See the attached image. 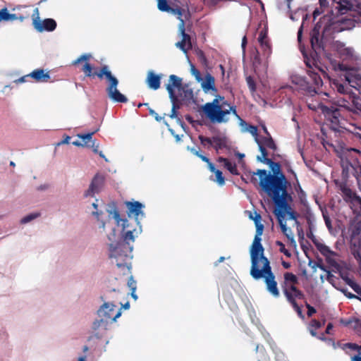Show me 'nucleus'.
<instances>
[{
	"label": "nucleus",
	"mask_w": 361,
	"mask_h": 361,
	"mask_svg": "<svg viewBox=\"0 0 361 361\" xmlns=\"http://www.w3.org/2000/svg\"><path fill=\"white\" fill-rule=\"evenodd\" d=\"M263 145V146L267 147L271 149L276 150V145L271 136L264 137L260 140Z\"/></svg>",
	"instance_id": "31"
},
{
	"label": "nucleus",
	"mask_w": 361,
	"mask_h": 361,
	"mask_svg": "<svg viewBox=\"0 0 361 361\" xmlns=\"http://www.w3.org/2000/svg\"><path fill=\"white\" fill-rule=\"evenodd\" d=\"M314 243L317 249L325 257H330L331 256H333L334 255V252L332 250H331L330 248L326 245L316 241H314Z\"/></svg>",
	"instance_id": "28"
},
{
	"label": "nucleus",
	"mask_w": 361,
	"mask_h": 361,
	"mask_svg": "<svg viewBox=\"0 0 361 361\" xmlns=\"http://www.w3.org/2000/svg\"><path fill=\"white\" fill-rule=\"evenodd\" d=\"M71 140V137L66 135L63 140H61L58 145L68 144Z\"/></svg>",
	"instance_id": "64"
},
{
	"label": "nucleus",
	"mask_w": 361,
	"mask_h": 361,
	"mask_svg": "<svg viewBox=\"0 0 361 361\" xmlns=\"http://www.w3.org/2000/svg\"><path fill=\"white\" fill-rule=\"evenodd\" d=\"M10 13L6 8H4L0 10V21H8Z\"/></svg>",
	"instance_id": "46"
},
{
	"label": "nucleus",
	"mask_w": 361,
	"mask_h": 361,
	"mask_svg": "<svg viewBox=\"0 0 361 361\" xmlns=\"http://www.w3.org/2000/svg\"><path fill=\"white\" fill-rule=\"evenodd\" d=\"M223 111H227V114H225V118H228L229 120L228 116L231 114V113H232L235 117L240 119V116L237 113L236 107L235 106H231L229 103L228 106H226L225 108H224Z\"/></svg>",
	"instance_id": "36"
},
{
	"label": "nucleus",
	"mask_w": 361,
	"mask_h": 361,
	"mask_svg": "<svg viewBox=\"0 0 361 361\" xmlns=\"http://www.w3.org/2000/svg\"><path fill=\"white\" fill-rule=\"evenodd\" d=\"M321 25L317 23L310 32V42L313 49L311 54V58L302 52L305 63L308 68L307 73L308 78H300L297 82L299 89L304 94L308 96H314L317 93V89L323 84L322 78L318 72L315 71V68L320 71L316 66L318 55L324 51L322 37H320Z\"/></svg>",
	"instance_id": "2"
},
{
	"label": "nucleus",
	"mask_w": 361,
	"mask_h": 361,
	"mask_svg": "<svg viewBox=\"0 0 361 361\" xmlns=\"http://www.w3.org/2000/svg\"><path fill=\"white\" fill-rule=\"evenodd\" d=\"M348 233L350 234V243H357L358 240H361V226L360 224H353L348 228Z\"/></svg>",
	"instance_id": "21"
},
{
	"label": "nucleus",
	"mask_w": 361,
	"mask_h": 361,
	"mask_svg": "<svg viewBox=\"0 0 361 361\" xmlns=\"http://www.w3.org/2000/svg\"><path fill=\"white\" fill-rule=\"evenodd\" d=\"M27 8V6H18L15 8L13 11H18L17 13H20L21 15H25L26 13H28L27 11H25Z\"/></svg>",
	"instance_id": "53"
},
{
	"label": "nucleus",
	"mask_w": 361,
	"mask_h": 361,
	"mask_svg": "<svg viewBox=\"0 0 361 361\" xmlns=\"http://www.w3.org/2000/svg\"><path fill=\"white\" fill-rule=\"evenodd\" d=\"M278 219V221H279V224L281 228V231L283 232V233H286V231H288L289 233H290V228H288L286 226V221H284V218H277Z\"/></svg>",
	"instance_id": "45"
},
{
	"label": "nucleus",
	"mask_w": 361,
	"mask_h": 361,
	"mask_svg": "<svg viewBox=\"0 0 361 361\" xmlns=\"http://www.w3.org/2000/svg\"><path fill=\"white\" fill-rule=\"evenodd\" d=\"M149 113L151 116H154V118L156 119V121H160L161 118L158 115L157 113L155 112L154 110L152 109H149Z\"/></svg>",
	"instance_id": "59"
},
{
	"label": "nucleus",
	"mask_w": 361,
	"mask_h": 361,
	"mask_svg": "<svg viewBox=\"0 0 361 361\" xmlns=\"http://www.w3.org/2000/svg\"><path fill=\"white\" fill-rule=\"evenodd\" d=\"M213 147L216 150V153L223 149L228 148L227 139L225 137L213 136Z\"/></svg>",
	"instance_id": "25"
},
{
	"label": "nucleus",
	"mask_w": 361,
	"mask_h": 361,
	"mask_svg": "<svg viewBox=\"0 0 361 361\" xmlns=\"http://www.w3.org/2000/svg\"><path fill=\"white\" fill-rule=\"evenodd\" d=\"M128 213L130 216V214H133L135 217V219L134 220V223L136 224V225H139V222L137 221V218L139 217L140 214L141 216H143L144 214L142 212V204L139 202H128Z\"/></svg>",
	"instance_id": "17"
},
{
	"label": "nucleus",
	"mask_w": 361,
	"mask_h": 361,
	"mask_svg": "<svg viewBox=\"0 0 361 361\" xmlns=\"http://www.w3.org/2000/svg\"><path fill=\"white\" fill-rule=\"evenodd\" d=\"M298 284V278L295 274L292 272H285L283 274L281 288L283 295L288 302L296 301L297 299L302 300L305 298V294L297 287Z\"/></svg>",
	"instance_id": "8"
},
{
	"label": "nucleus",
	"mask_w": 361,
	"mask_h": 361,
	"mask_svg": "<svg viewBox=\"0 0 361 361\" xmlns=\"http://www.w3.org/2000/svg\"><path fill=\"white\" fill-rule=\"evenodd\" d=\"M175 102H173V107H172V109H171V114L170 115V117L171 118H176L177 117V112H176V106L175 104Z\"/></svg>",
	"instance_id": "60"
},
{
	"label": "nucleus",
	"mask_w": 361,
	"mask_h": 361,
	"mask_svg": "<svg viewBox=\"0 0 361 361\" xmlns=\"http://www.w3.org/2000/svg\"><path fill=\"white\" fill-rule=\"evenodd\" d=\"M170 13L177 16V18L181 23V20H184L182 18L183 15L185 13V10L178 5L171 6V9L169 11Z\"/></svg>",
	"instance_id": "30"
},
{
	"label": "nucleus",
	"mask_w": 361,
	"mask_h": 361,
	"mask_svg": "<svg viewBox=\"0 0 361 361\" xmlns=\"http://www.w3.org/2000/svg\"><path fill=\"white\" fill-rule=\"evenodd\" d=\"M198 138L201 142V144L206 147L207 145H208V147L212 146L213 145V137L212 138L210 137H204V135H199L198 136Z\"/></svg>",
	"instance_id": "39"
},
{
	"label": "nucleus",
	"mask_w": 361,
	"mask_h": 361,
	"mask_svg": "<svg viewBox=\"0 0 361 361\" xmlns=\"http://www.w3.org/2000/svg\"><path fill=\"white\" fill-rule=\"evenodd\" d=\"M286 214L288 215L290 219L297 221L298 215L296 212H295L294 210H292L290 212H288ZM296 222L298 223V221H296Z\"/></svg>",
	"instance_id": "56"
},
{
	"label": "nucleus",
	"mask_w": 361,
	"mask_h": 361,
	"mask_svg": "<svg viewBox=\"0 0 361 361\" xmlns=\"http://www.w3.org/2000/svg\"><path fill=\"white\" fill-rule=\"evenodd\" d=\"M98 130H95L92 133H88L86 134H78V136L83 141H85V145H87L88 142L91 141L92 135L97 131Z\"/></svg>",
	"instance_id": "41"
},
{
	"label": "nucleus",
	"mask_w": 361,
	"mask_h": 361,
	"mask_svg": "<svg viewBox=\"0 0 361 361\" xmlns=\"http://www.w3.org/2000/svg\"><path fill=\"white\" fill-rule=\"evenodd\" d=\"M341 190L344 193L345 195H346L347 197H351L353 193L350 188H348L345 186H341Z\"/></svg>",
	"instance_id": "55"
},
{
	"label": "nucleus",
	"mask_w": 361,
	"mask_h": 361,
	"mask_svg": "<svg viewBox=\"0 0 361 361\" xmlns=\"http://www.w3.org/2000/svg\"><path fill=\"white\" fill-rule=\"evenodd\" d=\"M276 245L279 247L280 252L284 254L287 257H291V252L286 248L285 245L282 242L277 240L276 241Z\"/></svg>",
	"instance_id": "40"
},
{
	"label": "nucleus",
	"mask_w": 361,
	"mask_h": 361,
	"mask_svg": "<svg viewBox=\"0 0 361 361\" xmlns=\"http://www.w3.org/2000/svg\"><path fill=\"white\" fill-rule=\"evenodd\" d=\"M178 29L182 36V39L176 44V46L181 49L184 53H187L189 49H192V43L190 36L185 33V22L181 20L178 25Z\"/></svg>",
	"instance_id": "14"
},
{
	"label": "nucleus",
	"mask_w": 361,
	"mask_h": 361,
	"mask_svg": "<svg viewBox=\"0 0 361 361\" xmlns=\"http://www.w3.org/2000/svg\"><path fill=\"white\" fill-rule=\"evenodd\" d=\"M157 7L161 11L169 12L171 6L167 0H157Z\"/></svg>",
	"instance_id": "38"
},
{
	"label": "nucleus",
	"mask_w": 361,
	"mask_h": 361,
	"mask_svg": "<svg viewBox=\"0 0 361 361\" xmlns=\"http://www.w3.org/2000/svg\"><path fill=\"white\" fill-rule=\"evenodd\" d=\"M39 216V213H34V214H30L29 215H27L25 216V217H23L21 220H20V222L22 224H27L30 221H31L32 220L36 219L37 217H38Z\"/></svg>",
	"instance_id": "44"
},
{
	"label": "nucleus",
	"mask_w": 361,
	"mask_h": 361,
	"mask_svg": "<svg viewBox=\"0 0 361 361\" xmlns=\"http://www.w3.org/2000/svg\"><path fill=\"white\" fill-rule=\"evenodd\" d=\"M146 82L149 88L157 90L160 87L161 76L156 75L153 71H149Z\"/></svg>",
	"instance_id": "19"
},
{
	"label": "nucleus",
	"mask_w": 361,
	"mask_h": 361,
	"mask_svg": "<svg viewBox=\"0 0 361 361\" xmlns=\"http://www.w3.org/2000/svg\"><path fill=\"white\" fill-rule=\"evenodd\" d=\"M266 164H268L273 173H267L265 169H258L253 172L250 181L255 184L257 182L256 176L259 178V193L263 194L272 192L279 189L288 187L290 183L287 180L286 176L281 171L279 163L274 162L271 159H265Z\"/></svg>",
	"instance_id": "4"
},
{
	"label": "nucleus",
	"mask_w": 361,
	"mask_h": 361,
	"mask_svg": "<svg viewBox=\"0 0 361 361\" xmlns=\"http://www.w3.org/2000/svg\"><path fill=\"white\" fill-rule=\"evenodd\" d=\"M90 55H88V54H83L82 56H80L78 59H77L75 61H73V65H77L78 63H79L80 61H88L90 58Z\"/></svg>",
	"instance_id": "51"
},
{
	"label": "nucleus",
	"mask_w": 361,
	"mask_h": 361,
	"mask_svg": "<svg viewBox=\"0 0 361 361\" xmlns=\"http://www.w3.org/2000/svg\"><path fill=\"white\" fill-rule=\"evenodd\" d=\"M29 77H30V75H29V74L25 75L24 76L19 78L18 79L15 80L14 82L16 84L25 82L27 81V78Z\"/></svg>",
	"instance_id": "58"
},
{
	"label": "nucleus",
	"mask_w": 361,
	"mask_h": 361,
	"mask_svg": "<svg viewBox=\"0 0 361 361\" xmlns=\"http://www.w3.org/2000/svg\"><path fill=\"white\" fill-rule=\"evenodd\" d=\"M106 68V71H109V68L108 67V66L106 65H104L103 66L99 71H94L93 72L92 70H93V68L92 66H91L90 63H89L88 62H86L82 68V71L85 73V76L87 77H94V76H97L98 77V74L102 72V71Z\"/></svg>",
	"instance_id": "24"
},
{
	"label": "nucleus",
	"mask_w": 361,
	"mask_h": 361,
	"mask_svg": "<svg viewBox=\"0 0 361 361\" xmlns=\"http://www.w3.org/2000/svg\"><path fill=\"white\" fill-rule=\"evenodd\" d=\"M174 88H176L178 90L182 89V78L176 75H171L169 76V84L166 85V90L169 92L170 99L173 102L178 100L174 92Z\"/></svg>",
	"instance_id": "15"
},
{
	"label": "nucleus",
	"mask_w": 361,
	"mask_h": 361,
	"mask_svg": "<svg viewBox=\"0 0 361 361\" xmlns=\"http://www.w3.org/2000/svg\"><path fill=\"white\" fill-rule=\"evenodd\" d=\"M128 286L129 287L130 290H136V281L133 279V277L132 276L128 279Z\"/></svg>",
	"instance_id": "50"
},
{
	"label": "nucleus",
	"mask_w": 361,
	"mask_h": 361,
	"mask_svg": "<svg viewBox=\"0 0 361 361\" xmlns=\"http://www.w3.org/2000/svg\"><path fill=\"white\" fill-rule=\"evenodd\" d=\"M30 16L29 13H26L25 15H21L20 13H10L8 21H14L16 20H19L20 21H23L24 20L28 18Z\"/></svg>",
	"instance_id": "34"
},
{
	"label": "nucleus",
	"mask_w": 361,
	"mask_h": 361,
	"mask_svg": "<svg viewBox=\"0 0 361 361\" xmlns=\"http://www.w3.org/2000/svg\"><path fill=\"white\" fill-rule=\"evenodd\" d=\"M217 161L219 163H224V167L233 175H238V170L235 163H232L228 159L219 157L217 159Z\"/></svg>",
	"instance_id": "26"
},
{
	"label": "nucleus",
	"mask_w": 361,
	"mask_h": 361,
	"mask_svg": "<svg viewBox=\"0 0 361 361\" xmlns=\"http://www.w3.org/2000/svg\"><path fill=\"white\" fill-rule=\"evenodd\" d=\"M258 41L263 49L264 54L269 56L271 54V46L267 39V33L266 31L262 30L259 32Z\"/></svg>",
	"instance_id": "22"
},
{
	"label": "nucleus",
	"mask_w": 361,
	"mask_h": 361,
	"mask_svg": "<svg viewBox=\"0 0 361 361\" xmlns=\"http://www.w3.org/2000/svg\"><path fill=\"white\" fill-rule=\"evenodd\" d=\"M262 267L259 269V264L251 267L250 274L256 281L263 279L266 285L267 290L275 298L280 297V291L278 288V283L276 276L272 271L270 262L262 264Z\"/></svg>",
	"instance_id": "5"
},
{
	"label": "nucleus",
	"mask_w": 361,
	"mask_h": 361,
	"mask_svg": "<svg viewBox=\"0 0 361 361\" xmlns=\"http://www.w3.org/2000/svg\"><path fill=\"white\" fill-rule=\"evenodd\" d=\"M350 250L361 268V240H358L357 243H350Z\"/></svg>",
	"instance_id": "27"
},
{
	"label": "nucleus",
	"mask_w": 361,
	"mask_h": 361,
	"mask_svg": "<svg viewBox=\"0 0 361 361\" xmlns=\"http://www.w3.org/2000/svg\"><path fill=\"white\" fill-rule=\"evenodd\" d=\"M109 214L113 215L118 226H121L123 229V240L116 244H109V258L114 259L115 263L118 268L129 272V261L132 259L131 255L133 246L130 243L135 241V234H137L135 228H133L131 223L126 219H121L118 211L115 208L113 211H109Z\"/></svg>",
	"instance_id": "3"
},
{
	"label": "nucleus",
	"mask_w": 361,
	"mask_h": 361,
	"mask_svg": "<svg viewBox=\"0 0 361 361\" xmlns=\"http://www.w3.org/2000/svg\"><path fill=\"white\" fill-rule=\"evenodd\" d=\"M305 306L307 309V316L308 317H312L314 314L316 313V309L311 306L310 304H308L307 302L305 303Z\"/></svg>",
	"instance_id": "52"
},
{
	"label": "nucleus",
	"mask_w": 361,
	"mask_h": 361,
	"mask_svg": "<svg viewBox=\"0 0 361 361\" xmlns=\"http://www.w3.org/2000/svg\"><path fill=\"white\" fill-rule=\"evenodd\" d=\"M98 315L100 317L93 323L94 329L101 326L106 327L109 323H112L121 315V310H117L116 305L110 302H104L98 310Z\"/></svg>",
	"instance_id": "11"
},
{
	"label": "nucleus",
	"mask_w": 361,
	"mask_h": 361,
	"mask_svg": "<svg viewBox=\"0 0 361 361\" xmlns=\"http://www.w3.org/2000/svg\"><path fill=\"white\" fill-rule=\"evenodd\" d=\"M104 184V178L102 176L95 175L93 178L88 190L85 192V196H93L95 193H98Z\"/></svg>",
	"instance_id": "16"
},
{
	"label": "nucleus",
	"mask_w": 361,
	"mask_h": 361,
	"mask_svg": "<svg viewBox=\"0 0 361 361\" xmlns=\"http://www.w3.org/2000/svg\"><path fill=\"white\" fill-rule=\"evenodd\" d=\"M246 82L247 84V86L249 87V90L252 94H254L257 90V86L256 82L254 80V78L249 75L246 77Z\"/></svg>",
	"instance_id": "37"
},
{
	"label": "nucleus",
	"mask_w": 361,
	"mask_h": 361,
	"mask_svg": "<svg viewBox=\"0 0 361 361\" xmlns=\"http://www.w3.org/2000/svg\"><path fill=\"white\" fill-rule=\"evenodd\" d=\"M343 279L346 284H348L357 294L361 290V286L353 279L348 276H345Z\"/></svg>",
	"instance_id": "33"
},
{
	"label": "nucleus",
	"mask_w": 361,
	"mask_h": 361,
	"mask_svg": "<svg viewBox=\"0 0 361 361\" xmlns=\"http://www.w3.org/2000/svg\"><path fill=\"white\" fill-rule=\"evenodd\" d=\"M256 142L257 143V145L259 146V149L262 154L261 157H259V156L257 157V160L262 163L266 164L265 159H269V158H267V156H268L267 151L266 148L264 147V146H263L260 140H259L258 138H256Z\"/></svg>",
	"instance_id": "29"
},
{
	"label": "nucleus",
	"mask_w": 361,
	"mask_h": 361,
	"mask_svg": "<svg viewBox=\"0 0 361 361\" xmlns=\"http://www.w3.org/2000/svg\"><path fill=\"white\" fill-rule=\"evenodd\" d=\"M256 351L258 355V356H257L258 361H267V357H266L265 353H264V349L263 347L260 348L259 345H257Z\"/></svg>",
	"instance_id": "42"
},
{
	"label": "nucleus",
	"mask_w": 361,
	"mask_h": 361,
	"mask_svg": "<svg viewBox=\"0 0 361 361\" xmlns=\"http://www.w3.org/2000/svg\"><path fill=\"white\" fill-rule=\"evenodd\" d=\"M261 235H255L253 243L250 247V258H251V267H255L262 264L266 263L267 261H269L267 257L264 256V248L261 243Z\"/></svg>",
	"instance_id": "12"
},
{
	"label": "nucleus",
	"mask_w": 361,
	"mask_h": 361,
	"mask_svg": "<svg viewBox=\"0 0 361 361\" xmlns=\"http://www.w3.org/2000/svg\"><path fill=\"white\" fill-rule=\"evenodd\" d=\"M226 106H228V102L226 100L219 102V99L215 97L212 102L206 103L202 106V109L212 123H226L228 121V118H225L227 111H223Z\"/></svg>",
	"instance_id": "9"
},
{
	"label": "nucleus",
	"mask_w": 361,
	"mask_h": 361,
	"mask_svg": "<svg viewBox=\"0 0 361 361\" xmlns=\"http://www.w3.org/2000/svg\"><path fill=\"white\" fill-rule=\"evenodd\" d=\"M223 111H227V114H225V118H228L229 120L228 116L231 114V113H232L235 117L240 119V116L237 113L236 107L235 106H231L229 103L228 106H226L225 108H224Z\"/></svg>",
	"instance_id": "35"
},
{
	"label": "nucleus",
	"mask_w": 361,
	"mask_h": 361,
	"mask_svg": "<svg viewBox=\"0 0 361 361\" xmlns=\"http://www.w3.org/2000/svg\"><path fill=\"white\" fill-rule=\"evenodd\" d=\"M264 195L271 198L276 206L277 208L274 211L276 218H285L286 214L293 210L290 204V202L293 199L288 192V187L269 192Z\"/></svg>",
	"instance_id": "7"
},
{
	"label": "nucleus",
	"mask_w": 361,
	"mask_h": 361,
	"mask_svg": "<svg viewBox=\"0 0 361 361\" xmlns=\"http://www.w3.org/2000/svg\"><path fill=\"white\" fill-rule=\"evenodd\" d=\"M355 136L359 139L361 145V134L356 133ZM360 157H361V151L357 149L350 147L343 149L341 155L343 173H348L350 168L353 176L357 178L361 173V165L358 161Z\"/></svg>",
	"instance_id": "6"
},
{
	"label": "nucleus",
	"mask_w": 361,
	"mask_h": 361,
	"mask_svg": "<svg viewBox=\"0 0 361 361\" xmlns=\"http://www.w3.org/2000/svg\"><path fill=\"white\" fill-rule=\"evenodd\" d=\"M32 25L39 32H52L57 26L56 22L52 18H46L40 20L39 16V9L35 8L32 14Z\"/></svg>",
	"instance_id": "13"
},
{
	"label": "nucleus",
	"mask_w": 361,
	"mask_h": 361,
	"mask_svg": "<svg viewBox=\"0 0 361 361\" xmlns=\"http://www.w3.org/2000/svg\"><path fill=\"white\" fill-rule=\"evenodd\" d=\"M289 303L290 304L292 307L294 309V310L297 312L298 315L300 317L302 318L304 317L303 314H302V311L301 307L297 303V301H293V302H289Z\"/></svg>",
	"instance_id": "47"
},
{
	"label": "nucleus",
	"mask_w": 361,
	"mask_h": 361,
	"mask_svg": "<svg viewBox=\"0 0 361 361\" xmlns=\"http://www.w3.org/2000/svg\"><path fill=\"white\" fill-rule=\"evenodd\" d=\"M202 90L205 92H208L209 91H213L214 92H217V89L215 87V79L210 73H207L204 80L201 84Z\"/></svg>",
	"instance_id": "20"
},
{
	"label": "nucleus",
	"mask_w": 361,
	"mask_h": 361,
	"mask_svg": "<svg viewBox=\"0 0 361 361\" xmlns=\"http://www.w3.org/2000/svg\"><path fill=\"white\" fill-rule=\"evenodd\" d=\"M334 1L338 4L336 8L343 13L351 6L348 0H334Z\"/></svg>",
	"instance_id": "32"
},
{
	"label": "nucleus",
	"mask_w": 361,
	"mask_h": 361,
	"mask_svg": "<svg viewBox=\"0 0 361 361\" xmlns=\"http://www.w3.org/2000/svg\"><path fill=\"white\" fill-rule=\"evenodd\" d=\"M256 226V235H262L264 230V225L262 224H259L255 225Z\"/></svg>",
	"instance_id": "54"
},
{
	"label": "nucleus",
	"mask_w": 361,
	"mask_h": 361,
	"mask_svg": "<svg viewBox=\"0 0 361 361\" xmlns=\"http://www.w3.org/2000/svg\"><path fill=\"white\" fill-rule=\"evenodd\" d=\"M29 75L37 82H46L50 79L49 72H45L44 69L41 68L34 70L29 73Z\"/></svg>",
	"instance_id": "18"
},
{
	"label": "nucleus",
	"mask_w": 361,
	"mask_h": 361,
	"mask_svg": "<svg viewBox=\"0 0 361 361\" xmlns=\"http://www.w3.org/2000/svg\"><path fill=\"white\" fill-rule=\"evenodd\" d=\"M251 218L253 219L255 225H257V224H261L262 216H261V215L255 212V216L254 217L251 216Z\"/></svg>",
	"instance_id": "57"
},
{
	"label": "nucleus",
	"mask_w": 361,
	"mask_h": 361,
	"mask_svg": "<svg viewBox=\"0 0 361 361\" xmlns=\"http://www.w3.org/2000/svg\"><path fill=\"white\" fill-rule=\"evenodd\" d=\"M208 168L211 172L214 173L217 169H216L214 164L209 161V162L207 163Z\"/></svg>",
	"instance_id": "63"
},
{
	"label": "nucleus",
	"mask_w": 361,
	"mask_h": 361,
	"mask_svg": "<svg viewBox=\"0 0 361 361\" xmlns=\"http://www.w3.org/2000/svg\"><path fill=\"white\" fill-rule=\"evenodd\" d=\"M332 87L338 92L334 99V104L338 107L321 106V110L326 119L331 123V128L338 132L346 129L342 118V113L348 112L352 118H361V98L354 93L348 85L338 80L332 82Z\"/></svg>",
	"instance_id": "1"
},
{
	"label": "nucleus",
	"mask_w": 361,
	"mask_h": 361,
	"mask_svg": "<svg viewBox=\"0 0 361 361\" xmlns=\"http://www.w3.org/2000/svg\"><path fill=\"white\" fill-rule=\"evenodd\" d=\"M312 326H314L315 329H319L321 327V323L317 320V319H313L312 322Z\"/></svg>",
	"instance_id": "61"
},
{
	"label": "nucleus",
	"mask_w": 361,
	"mask_h": 361,
	"mask_svg": "<svg viewBox=\"0 0 361 361\" xmlns=\"http://www.w3.org/2000/svg\"><path fill=\"white\" fill-rule=\"evenodd\" d=\"M214 173H215V176H216V180L219 183V185H224V183H225V178H224V177L223 176L222 172L220 170L217 169L214 172Z\"/></svg>",
	"instance_id": "43"
},
{
	"label": "nucleus",
	"mask_w": 361,
	"mask_h": 361,
	"mask_svg": "<svg viewBox=\"0 0 361 361\" xmlns=\"http://www.w3.org/2000/svg\"><path fill=\"white\" fill-rule=\"evenodd\" d=\"M190 71H191V73L195 77V78L197 81L200 82V81L202 80L200 72L195 68V66L191 65Z\"/></svg>",
	"instance_id": "48"
},
{
	"label": "nucleus",
	"mask_w": 361,
	"mask_h": 361,
	"mask_svg": "<svg viewBox=\"0 0 361 361\" xmlns=\"http://www.w3.org/2000/svg\"><path fill=\"white\" fill-rule=\"evenodd\" d=\"M355 330H356L357 333L360 336H361V322L357 321V322H356V325H355Z\"/></svg>",
	"instance_id": "62"
},
{
	"label": "nucleus",
	"mask_w": 361,
	"mask_h": 361,
	"mask_svg": "<svg viewBox=\"0 0 361 361\" xmlns=\"http://www.w3.org/2000/svg\"><path fill=\"white\" fill-rule=\"evenodd\" d=\"M247 131L252 135H253L255 139L256 138H258L257 136H258V133H257V126H252V125H249L248 126V128H247Z\"/></svg>",
	"instance_id": "49"
},
{
	"label": "nucleus",
	"mask_w": 361,
	"mask_h": 361,
	"mask_svg": "<svg viewBox=\"0 0 361 361\" xmlns=\"http://www.w3.org/2000/svg\"><path fill=\"white\" fill-rule=\"evenodd\" d=\"M98 78L100 80L105 78L108 84L106 92L111 100L117 103H126L128 102V98L118 90V80L112 75L111 71H107L106 68H104L102 72L98 74Z\"/></svg>",
	"instance_id": "10"
},
{
	"label": "nucleus",
	"mask_w": 361,
	"mask_h": 361,
	"mask_svg": "<svg viewBox=\"0 0 361 361\" xmlns=\"http://www.w3.org/2000/svg\"><path fill=\"white\" fill-rule=\"evenodd\" d=\"M337 51L340 56L343 60L351 59L353 57V49L350 47H346L343 44H338Z\"/></svg>",
	"instance_id": "23"
}]
</instances>
